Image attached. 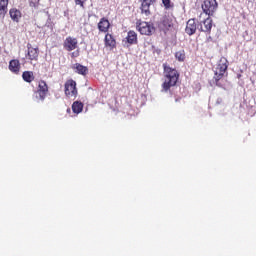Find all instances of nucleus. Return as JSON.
I'll return each mask as SVG.
<instances>
[{
  "mask_svg": "<svg viewBox=\"0 0 256 256\" xmlns=\"http://www.w3.org/2000/svg\"><path fill=\"white\" fill-rule=\"evenodd\" d=\"M8 69L11 73H14V75H19V72L21 71V62L17 59L10 60Z\"/></svg>",
  "mask_w": 256,
  "mask_h": 256,
  "instance_id": "14",
  "label": "nucleus"
},
{
  "mask_svg": "<svg viewBox=\"0 0 256 256\" xmlns=\"http://www.w3.org/2000/svg\"><path fill=\"white\" fill-rule=\"evenodd\" d=\"M37 93L41 101H45V97H47V94L49 93V86L47 85V82H45L44 80H40L38 82Z\"/></svg>",
  "mask_w": 256,
  "mask_h": 256,
  "instance_id": "8",
  "label": "nucleus"
},
{
  "mask_svg": "<svg viewBox=\"0 0 256 256\" xmlns=\"http://www.w3.org/2000/svg\"><path fill=\"white\" fill-rule=\"evenodd\" d=\"M158 27L160 31H163L164 33H167V31H171L173 29V18L171 16H163L158 23Z\"/></svg>",
  "mask_w": 256,
  "mask_h": 256,
  "instance_id": "5",
  "label": "nucleus"
},
{
  "mask_svg": "<svg viewBox=\"0 0 256 256\" xmlns=\"http://www.w3.org/2000/svg\"><path fill=\"white\" fill-rule=\"evenodd\" d=\"M216 68L220 69V71H223L224 73H227V69L229 68V61H227V58H220Z\"/></svg>",
  "mask_w": 256,
  "mask_h": 256,
  "instance_id": "17",
  "label": "nucleus"
},
{
  "mask_svg": "<svg viewBox=\"0 0 256 256\" xmlns=\"http://www.w3.org/2000/svg\"><path fill=\"white\" fill-rule=\"evenodd\" d=\"M123 43L125 45H127V47L131 46V45H137L138 43V40H137V32L136 31H133V30H130L128 33H127V36H126V39L123 40Z\"/></svg>",
  "mask_w": 256,
  "mask_h": 256,
  "instance_id": "11",
  "label": "nucleus"
},
{
  "mask_svg": "<svg viewBox=\"0 0 256 256\" xmlns=\"http://www.w3.org/2000/svg\"><path fill=\"white\" fill-rule=\"evenodd\" d=\"M68 111H71V109H68Z\"/></svg>",
  "mask_w": 256,
  "mask_h": 256,
  "instance_id": "28",
  "label": "nucleus"
},
{
  "mask_svg": "<svg viewBox=\"0 0 256 256\" xmlns=\"http://www.w3.org/2000/svg\"><path fill=\"white\" fill-rule=\"evenodd\" d=\"M175 58L177 61L183 62L185 61V50H180L175 53Z\"/></svg>",
  "mask_w": 256,
  "mask_h": 256,
  "instance_id": "23",
  "label": "nucleus"
},
{
  "mask_svg": "<svg viewBox=\"0 0 256 256\" xmlns=\"http://www.w3.org/2000/svg\"><path fill=\"white\" fill-rule=\"evenodd\" d=\"M77 47H79V41L77 40V38L73 36L66 37V39L63 42V48L65 49V51H75Z\"/></svg>",
  "mask_w": 256,
  "mask_h": 256,
  "instance_id": "6",
  "label": "nucleus"
},
{
  "mask_svg": "<svg viewBox=\"0 0 256 256\" xmlns=\"http://www.w3.org/2000/svg\"><path fill=\"white\" fill-rule=\"evenodd\" d=\"M22 79L26 83H33V81H35V75L33 74V71H24L22 74Z\"/></svg>",
  "mask_w": 256,
  "mask_h": 256,
  "instance_id": "19",
  "label": "nucleus"
},
{
  "mask_svg": "<svg viewBox=\"0 0 256 256\" xmlns=\"http://www.w3.org/2000/svg\"><path fill=\"white\" fill-rule=\"evenodd\" d=\"M83 102L81 101H74L72 104V111L73 113H75L76 115H79V113L83 112Z\"/></svg>",
  "mask_w": 256,
  "mask_h": 256,
  "instance_id": "20",
  "label": "nucleus"
},
{
  "mask_svg": "<svg viewBox=\"0 0 256 256\" xmlns=\"http://www.w3.org/2000/svg\"><path fill=\"white\" fill-rule=\"evenodd\" d=\"M211 17H213V15H208V17L203 20L200 27V31H202V33L211 35V29H213V19H211Z\"/></svg>",
  "mask_w": 256,
  "mask_h": 256,
  "instance_id": "9",
  "label": "nucleus"
},
{
  "mask_svg": "<svg viewBox=\"0 0 256 256\" xmlns=\"http://www.w3.org/2000/svg\"><path fill=\"white\" fill-rule=\"evenodd\" d=\"M29 5H30V7L37 8V7H39V0H30Z\"/></svg>",
  "mask_w": 256,
  "mask_h": 256,
  "instance_id": "25",
  "label": "nucleus"
},
{
  "mask_svg": "<svg viewBox=\"0 0 256 256\" xmlns=\"http://www.w3.org/2000/svg\"><path fill=\"white\" fill-rule=\"evenodd\" d=\"M105 47H110V49H115L117 42L115 41V38L112 34L107 33L105 35Z\"/></svg>",
  "mask_w": 256,
  "mask_h": 256,
  "instance_id": "16",
  "label": "nucleus"
},
{
  "mask_svg": "<svg viewBox=\"0 0 256 256\" xmlns=\"http://www.w3.org/2000/svg\"><path fill=\"white\" fill-rule=\"evenodd\" d=\"M72 69H75L78 75H87L89 73V68L79 63L74 64Z\"/></svg>",
  "mask_w": 256,
  "mask_h": 256,
  "instance_id": "18",
  "label": "nucleus"
},
{
  "mask_svg": "<svg viewBox=\"0 0 256 256\" xmlns=\"http://www.w3.org/2000/svg\"><path fill=\"white\" fill-rule=\"evenodd\" d=\"M9 15L12 21H14V23H19V21H21V17L23 16V14L21 13V10L17 8L10 9Z\"/></svg>",
  "mask_w": 256,
  "mask_h": 256,
  "instance_id": "15",
  "label": "nucleus"
},
{
  "mask_svg": "<svg viewBox=\"0 0 256 256\" xmlns=\"http://www.w3.org/2000/svg\"><path fill=\"white\" fill-rule=\"evenodd\" d=\"M27 49L26 59L29 61H37L39 59V48H33L31 44H27Z\"/></svg>",
  "mask_w": 256,
  "mask_h": 256,
  "instance_id": "10",
  "label": "nucleus"
},
{
  "mask_svg": "<svg viewBox=\"0 0 256 256\" xmlns=\"http://www.w3.org/2000/svg\"><path fill=\"white\" fill-rule=\"evenodd\" d=\"M136 29L141 35L151 36L153 33H155V25L153 22L137 20Z\"/></svg>",
  "mask_w": 256,
  "mask_h": 256,
  "instance_id": "2",
  "label": "nucleus"
},
{
  "mask_svg": "<svg viewBox=\"0 0 256 256\" xmlns=\"http://www.w3.org/2000/svg\"><path fill=\"white\" fill-rule=\"evenodd\" d=\"M64 93L66 97H77V82L73 79L67 80L64 84Z\"/></svg>",
  "mask_w": 256,
  "mask_h": 256,
  "instance_id": "4",
  "label": "nucleus"
},
{
  "mask_svg": "<svg viewBox=\"0 0 256 256\" xmlns=\"http://www.w3.org/2000/svg\"><path fill=\"white\" fill-rule=\"evenodd\" d=\"M185 33L189 36L195 35V33H197V23L195 22V18H191L187 21Z\"/></svg>",
  "mask_w": 256,
  "mask_h": 256,
  "instance_id": "13",
  "label": "nucleus"
},
{
  "mask_svg": "<svg viewBox=\"0 0 256 256\" xmlns=\"http://www.w3.org/2000/svg\"><path fill=\"white\" fill-rule=\"evenodd\" d=\"M111 28V22L106 17H103L98 22V31L100 33H109V29Z\"/></svg>",
  "mask_w": 256,
  "mask_h": 256,
  "instance_id": "12",
  "label": "nucleus"
},
{
  "mask_svg": "<svg viewBox=\"0 0 256 256\" xmlns=\"http://www.w3.org/2000/svg\"><path fill=\"white\" fill-rule=\"evenodd\" d=\"M162 3L165 9H171V7H173V4H171V0H162Z\"/></svg>",
  "mask_w": 256,
  "mask_h": 256,
  "instance_id": "24",
  "label": "nucleus"
},
{
  "mask_svg": "<svg viewBox=\"0 0 256 256\" xmlns=\"http://www.w3.org/2000/svg\"><path fill=\"white\" fill-rule=\"evenodd\" d=\"M217 7H219L217 0H205L202 4L203 12L200 13L199 17H203L204 13L205 15H214L215 11H217Z\"/></svg>",
  "mask_w": 256,
  "mask_h": 256,
  "instance_id": "3",
  "label": "nucleus"
},
{
  "mask_svg": "<svg viewBox=\"0 0 256 256\" xmlns=\"http://www.w3.org/2000/svg\"><path fill=\"white\" fill-rule=\"evenodd\" d=\"M140 1H141V6H140L141 14L145 15L146 17H149V15H151V6L157 0H140Z\"/></svg>",
  "mask_w": 256,
  "mask_h": 256,
  "instance_id": "7",
  "label": "nucleus"
},
{
  "mask_svg": "<svg viewBox=\"0 0 256 256\" xmlns=\"http://www.w3.org/2000/svg\"><path fill=\"white\" fill-rule=\"evenodd\" d=\"M165 81L162 84V91L167 93L171 87H175L179 81V71L170 67L167 63L163 64Z\"/></svg>",
  "mask_w": 256,
  "mask_h": 256,
  "instance_id": "1",
  "label": "nucleus"
},
{
  "mask_svg": "<svg viewBox=\"0 0 256 256\" xmlns=\"http://www.w3.org/2000/svg\"><path fill=\"white\" fill-rule=\"evenodd\" d=\"M71 57H72V59H75L76 57H79V50L72 52Z\"/></svg>",
  "mask_w": 256,
  "mask_h": 256,
  "instance_id": "27",
  "label": "nucleus"
},
{
  "mask_svg": "<svg viewBox=\"0 0 256 256\" xmlns=\"http://www.w3.org/2000/svg\"><path fill=\"white\" fill-rule=\"evenodd\" d=\"M227 72H223V70H220L219 68H216V71L214 73V81L216 83V85H219V81H221V79L223 77H225V74Z\"/></svg>",
  "mask_w": 256,
  "mask_h": 256,
  "instance_id": "22",
  "label": "nucleus"
},
{
  "mask_svg": "<svg viewBox=\"0 0 256 256\" xmlns=\"http://www.w3.org/2000/svg\"><path fill=\"white\" fill-rule=\"evenodd\" d=\"M9 0H0V15H7Z\"/></svg>",
  "mask_w": 256,
  "mask_h": 256,
  "instance_id": "21",
  "label": "nucleus"
},
{
  "mask_svg": "<svg viewBox=\"0 0 256 256\" xmlns=\"http://www.w3.org/2000/svg\"><path fill=\"white\" fill-rule=\"evenodd\" d=\"M85 1L87 0H75L76 5H80L82 9H85Z\"/></svg>",
  "mask_w": 256,
  "mask_h": 256,
  "instance_id": "26",
  "label": "nucleus"
}]
</instances>
